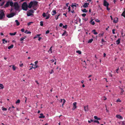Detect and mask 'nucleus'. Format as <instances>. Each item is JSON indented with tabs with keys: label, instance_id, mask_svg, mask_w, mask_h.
<instances>
[{
	"label": "nucleus",
	"instance_id": "obj_1",
	"mask_svg": "<svg viewBox=\"0 0 125 125\" xmlns=\"http://www.w3.org/2000/svg\"><path fill=\"white\" fill-rule=\"evenodd\" d=\"M28 7V5L26 2H24L22 3V10H23L25 11L27 10Z\"/></svg>",
	"mask_w": 125,
	"mask_h": 125
},
{
	"label": "nucleus",
	"instance_id": "obj_2",
	"mask_svg": "<svg viewBox=\"0 0 125 125\" xmlns=\"http://www.w3.org/2000/svg\"><path fill=\"white\" fill-rule=\"evenodd\" d=\"M4 12L2 10L0 11V20H1L4 18L5 17V14Z\"/></svg>",
	"mask_w": 125,
	"mask_h": 125
},
{
	"label": "nucleus",
	"instance_id": "obj_3",
	"mask_svg": "<svg viewBox=\"0 0 125 125\" xmlns=\"http://www.w3.org/2000/svg\"><path fill=\"white\" fill-rule=\"evenodd\" d=\"M14 6L15 10H18L19 8L18 3L17 2H15L14 4Z\"/></svg>",
	"mask_w": 125,
	"mask_h": 125
},
{
	"label": "nucleus",
	"instance_id": "obj_4",
	"mask_svg": "<svg viewBox=\"0 0 125 125\" xmlns=\"http://www.w3.org/2000/svg\"><path fill=\"white\" fill-rule=\"evenodd\" d=\"M15 15L14 13H12L10 14H8L7 15V17L8 18H10L13 17Z\"/></svg>",
	"mask_w": 125,
	"mask_h": 125
},
{
	"label": "nucleus",
	"instance_id": "obj_5",
	"mask_svg": "<svg viewBox=\"0 0 125 125\" xmlns=\"http://www.w3.org/2000/svg\"><path fill=\"white\" fill-rule=\"evenodd\" d=\"M103 5L105 7L108 6L109 4L106 0H104Z\"/></svg>",
	"mask_w": 125,
	"mask_h": 125
},
{
	"label": "nucleus",
	"instance_id": "obj_6",
	"mask_svg": "<svg viewBox=\"0 0 125 125\" xmlns=\"http://www.w3.org/2000/svg\"><path fill=\"white\" fill-rule=\"evenodd\" d=\"M38 61H36L34 62L35 65H34V67L33 68L35 69H36L39 66L37 65V64L38 62Z\"/></svg>",
	"mask_w": 125,
	"mask_h": 125
},
{
	"label": "nucleus",
	"instance_id": "obj_7",
	"mask_svg": "<svg viewBox=\"0 0 125 125\" xmlns=\"http://www.w3.org/2000/svg\"><path fill=\"white\" fill-rule=\"evenodd\" d=\"M77 103L76 102H74L73 103V107L72 108V110H74L77 108L76 106Z\"/></svg>",
	"mask_w": 125,
	"mask_h": 125
},
{
	"label": "nucleus",
	"instance_id": "obj_8",
	"mask_svg": "<svg viewBox=\"0 0 125 125\" xmlns=\"http://www.w3.org/2000/svg\"><path fill=\"white\" fill-rule=\"evenodd\" d=\"M89 5V3L87 2L85 3L83 7L84 8H87L88 7V5Z\"/></svg>",
	"mask_w": 125,
	"mask_h": 125
},
{
	"label": "nucleus",
	"instance_id": "obj_9",
	"mask_svg": "<svg viewBox=\"0 0 125 125\" xmlns=\"http://www.w3.org/2000/svg\"><path fill=\"white\" fill-rule=\"evenodd\" d=\"M33 4V2L32 1H31L29 3L28 7L29 8H30L32 7V5Z\"/></svg>",
	"mask_w": 125,
	"mask_h": 125
},
{
	"label": "nucleus",
	"instance_id": "obj_10",
	"mask_svg": "<svg viewBox=\"0 0 125 125\" xmlns=\"http://www.w3.org/2000/svg\"><path fill=\"white\" fill-rule=\"evenodd\" d=\"M84 110L85 111H88V105H87L86 106H84Z\"/></svg>",
	"mask_w": 125,
	"mask_h": 125
},
{
	"label": "nucleus",
	"instance_id": "obj_11",
	"mask_svg": "<svg viewBox=\"0 0 125 125\" xmlns=\"http://www.w3.org/2000/svg\"><path fill=\"white\" fill-rule=\"evenodd\" d=\"M93 19H91L90 21H89V23L91 24L94 25L95 24V23L94 21H93Z\"/></svg>",
	"mask_w": 125,
	"mask_h": 125
},
{
	"label": "nucleus",
	"instance_id": "obj_12",
	"mask_svg": "<svg viewBox=\"0 0 125 125\" xmlns=\"http://www.w3.org/2000/svg\"><path fill=\"white\" fill-rule=\"evenodd\" d=\"M40 116H39V118H45V116H44L43 115V114L42 113H41L40 114Z\"/></svg>",
	"mask_w": 125,
	"mask_h": 125
},
{
	"label": "nucleus",
	"instance_id": "obj_13",
	"mask_svg": "<svg viewBox=\"0 0 125 125\" xmlns=\"http://www.w3.org/2000/svg\"><path fill=\"white\" fill-rule=\"evenodd\" d=\"M116 117L118 118L122 119L123 118V117L119 115H116Z\"/></svg>",
	"mask_w": 125,
	"mask_h": 125
},
{
	"label": "nucleus",
	"instance_id": "obj_14",
	"mask_svg": "<svg viewBox=\"0 0 125 125\" xmlns=\"http://www.w3.org/2000/svg\"><path fill=\"white\" fill-rule=\"evenodd\" d=\"M51 13L52 15L53 16L56 13V12L55 10H53Z\"/></svg>",
	"mask_w": 125,
	"mask_h": 125
},
{
	"label": "nucleus",
	"instance_id": "obj_15",
	"mask_svg": "<svg viewBox=\"0 0 125 125\" xmlns=\"http://www.w3.org/2000/svg\"><path fill=\"white\" fill-rule=\"evenodd\" d=\"M120 39L119 38L116 41V44L117 45H118V44H119L120 43Z\"/></svg>",
	"mask_w": 125,
	"mask_h": 125
},
{
	"label": "nucleus",
	"instance_id": "obj_16",
	"mask_svg": "<svg viewBox=\"0 0 125 125\" xmlns=\"http://www.w3.org/2000/svg\"><path fill=\"white\" fill-rule=\"evenodd\" d=\"M41 35V34H38L36 35L34 37L33 39H35L37 38H38Z\"/></svg>",
	"mask_w": 125,
	"mask_h": 125
},
{
	"label": "nucleus",
	"instance_id": "obj_17",
	"mask_svg": "<svg viewBox=\"0 0 125 125\" xmlns=\"http://www.w3.org/2000/svg\"><path fill=\"white\" fill-rule=\"evenodd\" d=\"M15 22L16 23V24L17 26H19L20 24V22H19L17 20H15Z\"/></svg>",
	"mask_w": 125,
	"mask_h": 125
},
{
	"label": "nucleus",
	"instance_id": "obj_18",
	"mask_svg": "<svg viewBox=\"0 0 125 125\" xmlns=\"http://www.w3.org/2000/svg\"><path fill=\"white\" fill-rule=\"evenodd\" d=\"M68 34H67V32L66 31H64V32L62 34V36H64L65 35H67Z\"/></svg>",
	"mask_w": 125,
	"mask_h": 125
},
{
	"label": "nucleus",
	"instance_id": "obj_19",
	"mask_svg": "<svg viewBox=\"0 0 125 125\" xmlns=\"http://www.w3.org/2000/svg\"><path fill=\"white\" fill-rule=\"evenodd\" d=\"M26 38V36H24L23 37H22L20 39V41H21L23 40L24 39H25Z\"/></svg>",
	"mask_w": 125,
	"mask_h": 125
},
{
	"label": "nucleus",
	"instance_id": "obj_20",
	"mask_svg": "<svg viewBox=\"0 0 125 125\" xmlns=\"http://www.w3.org/2000/svg\"><path fill=\"white\" fill-rule=\"evenodd\" d=\"M62 100L63 101V103L62 105V106H63V104L65 103V101H66L64 99H61V102H62Z\"/></svg>",
	"mask_w": 125,
	"mask_h": 125
},
{
	"label": "nucleus",
	"instance_id": "obj_21",
	"mask_svg": "<svg viewBox=\"0 0 125 125\" xmlns=\"http://www.w3.org/2000/svg\"><path fill=\"white\" fill-rule=\"evenodd\" d=\"M16 33L17 32H16L13 33H10L9 34L11 36H13L15 35L16 34Z\"/></svg>",
	"mask_w": 125,
	"mask_h": 125
},
{
	"label": "nucleus",
	"instance_id": "obj_22",
	"mask_svg": "<svg viewBox=\"0 0 125 125\" xmlns=\"http://www.w3.org/2000/svg\"><path fill=\"white\" fill-rule=\"evenodd\" d=\"M24 32L25 33H26L27 34H31V32H30L29 31H28L27 30H25V31Z\"/></svg>",
	"mask_w": 125,
	"mask_h": 125
},
{
	"label": "nucleus",
	"instance_id": "obj_23",
	"mask_svg": "<svg viewBox=\"0 0 125 125\" xmlns=\"http://www.w3.org/2000/svg\"><path fill=\"white\" fill-rule=\"evenodd\" d=\"M94 118L95 119L97 120H99L101 119L100 118L98 117H97L96 116H94Z\"/></svg>",
	"mask_w": 125,
	"mask_h": 125
},
{
	"label": "nucleus",
	"instance_id": "obj_24",
	"mask_svg": "<svg viewBox=\"0 0 125 125\" xmlns=\"http://www.w3.org/2000/svg\"><path fill=\"white\" fill-rule=\"evenodd\" d=\"M92 32H94V34L95 35H96L98 34V33L97 32L95 31V30H92Z\"/></svg>",
	"mask_w": 125,
	"mask_h": 125
},
{
	"label": "nucleus",
	"instance_id": "obj_25",
	"mask_svg": "<svg viewBox=\"0 0 125 125\" xmlns=\"http://www.w3.org/2000/svg\"><path fill=\"white\" fill-rule=\"evenodd\" d=\"M32 15V14H31L28 11L27 12V15L28 16H31Z\"/></svg>",
	"mask_w": 125,
	"mask_h": 125
},
{
	"label": "nucleus",
	"instance_id": "obj_26",
	"mask_svg": "<svg viewBox=\"0 0 125 125\" xmlns=\"http://www.w3.org/2000/svg\"><path fill=\"white\" fill-rule=\"evenodd\" d=\"M9 5V1L7 2L5 4V6L6 7H8Z\"/></svg>",
	"mask_w": 125,
	"mask_h": 125
},
{
	"label": "nucleus",
	"instance_id": "obj_27",
	"mask_svg": "<svg viewBox=\"0 0 125 125\" xmlns=\"http://www.w3.org/2000/svg\"><path fill=\"white\" fill-rule=\"evenodd\" d=\"M13 47V44H12L11 45L9 46L8 47V49H10L12 48Z\"/></svg>",
	"mask_w": 125,
	"mask_h": 125
},
{
	"label": "nucleus",
	"instance_id": "obj_28",
	"mask_svg": "<svg viewBox=\"0 0 125 125\" xmlns=\"http://www.w3.org/2000/svg\"><path fill=\"white\" fill-rule=\"evenodd\" d=\"M4 87L2 84H0V89H2L4 88Z\"/></svg>",
	"mask_w": 125,
	"mask_h": 125
},
{
	"label": "nucleus",
	"instance_id": "obj_29",
	"mask_svg": "<svg viewBox=\"0 0 125 125\" xmlns=\"http://www.w3.org/2000/svg\"><path fill=\"white\" fill-rule=\"evenodd\" d=\"M82 10L83 12L86 13L87 12V10L85 9H84L83 10Z\"/></svg>",
	"mask_w": 125,
	"mask_h": 125
},
{
	"label": "nucleus",
	"instance_id": "obj_30",
	"mask_svg": "<svg viewBox=\"0 0 125 125\" xmlns=\"http://www.w3.org/2000/svg\"><path fill=\"white\" fill-rule=\"evenodd\" d=\"M52 46H51V47L50 48L49 50L48 51V52H51V53H52Z\"/></svg>",
	"mask_w": 125,
	"mask_h": 125
},
{
	"label": "nucleus",
	"instance_id": "obj_31",
	"mask_svg": "<svg viewBox=\"0 0 125 125\" xmlns=\"http://www.w3.org/2000/svg\"><path fill=\"white\" fill-rule=\"evenodd\" d=\"M2 41L3 43H5L4 42H5V43H7V40H6L5 39H3Z\"/></svg>",
	"mask_w": 125,
	"mask_h": 125
},
{
	"label": "nucleus",
	"instance_id": "obj_32",
	"mask_svg": "<svg viewBox=\"0 0 125 125\" xmlns=\"http://www.w3.org/2000/svg\"><path fill=\"white\" fill-rule=\"evenodd\" d=\"M28 12L31 14H32L34 13V11L32 10H30Z\"/></svg>",
	"mask_w": 125,
	"mask_h": 125
},
{
	"label": "nucleus",
	"instance_id": "obj_33",
	"mask_svg": "<svg viewBox=\"0 0 125 125\" xmlns=\"http://www.w3.org/2000/svg\"><path fill=\"white\" fill-rule=\"evenodd\" d=\"M60 15V14H59L58 15H56L55 16V18L56 20L58 19V18L59 16Z\"/></svg>",
	"mask_w": 125,
	"mask_h": 125
},
{
	"label": "nucleus",
	"instance_id": "obj_34",
	"mask_svg": "<svg viewBox=\"0 0 125 125\" xmlns=\"http://www.w3.org/2000/svg\"><path fill=\"white\" fill-rule=\"evenodd\" d=\"M9 2V4L11 6H12L13 5V2Z\"/></svg>",
	"mask_w": 125,
	"mask_h": 125
},
{
	"label": "nucleus",
	"instance_id": "obj_35",
	"mask_svg": "<svg viewBox=\"0 0 125 125\" xmlns=\"http://www.w3.org/2000/svg\"><path fill=\"white\" fill-rule=\"evenodd\" d=\"M76 52V53H78L79 54H81V52L80 50L77 51Z\"/></svg>",
	"mask_w": 125,
	"mask_h": 125
},
{
	"label": "nucleus",
	"instance_id": "obj_36",
	"mask_svg": "<svg viewBox=\"0 0 125 125\" xmlns=\"http://www.w3.org/2000/svg\"><path fill=\"white\" fill-rule=\"evenodd\" d=\"M93 41V39H90L88 40V43H91Z\"/></svg>",
	"mask_w": 125,
	"mask_h": 125
},
{
	"label": "nucleus",
	"instance_id": "obj_37",
	"mask_svg": "<svg viewBox=\"0 0 125 125\" xmlns=\"http://www.w3.org/2000/svg\"><path fill=\"white\" fill-rule=\"evenodd\" d=\"M118 22V18H117L116 19H114L113 21L114 23H116Z\"/></svg>",
	"mask_w": 125,
	"mask_h": 125
},
{
	"label": "nucleus",
	"instance_id": "obj_38",
	"mask_svg": "<svg viewBox=\"0 0 125 125\" xmlns=\"http://www.w3.org/2000/svg\"><path fill=\"white\" fill-rule=\"evenodd\" d=\"M50 14H49L48 15L46 16V19H48L50 17Z\"/></svg>",
	"mask_w": 125,
	"mask_h": 125
},
{
	"label": "nucleus",
	"instance_id": "obj_39",
	"mask_svg": "<svg viewBox=\"0 0 125 125\" xmlns=\"http://www.w3.org/2000/svg\"><path fill=\"white\" fill-rule=\"evenodd\" d=\"M2 110L4 111H6L7 110V109L6 108L4 107H2Z\"/></svg>",
	"mask_w": 125,
	"mask_h": 125
},
{
	"label": "nucleus",
	"instance_id": "obj_40",
	"mask_svg": "<svg viewBox=\"0 0 125 125\" xmlns=\"http://www.w3.org/2000/svg\"><path fill=\"white\" fill-rule=\"evenodd\" d=\"M104 34V33H102L99 34H98V36L99 37L102 36H103Z\"/></svg>",
	"mask_w": 125,
	"mask_h": 125
},
{
	"label": "nucleus",
	"instance_id": "obj_41",
	"mask_svg": "<svg viewBox=\"0 0 125 125\" xmlns=\"http://www.w3.org/2000/svg\"><path fill=\"white\" fill-rule=\"evenodd\" d=\"M116 102H121V100H120V99H119L118 98L116 100Z\"/></svg>",
	"mask_w": 125,
	"mask_h": 125
},
{
	"label": "nucleus",
	"instance_id": "obj_42",
	"mask_svg": "<svg viewBox=\"0 0 125 125\" xmlns=\"http://www.w3.org/2000/svg\"><path fill=\"white\" fill-rule=\"evenodd\" d=\"M63 28H65V29H66L67 28V25H63Z\"/></svg>",
	"mask_w": 125,
	"mask_h": 125
},
{
	"label": "nucleus",
	"instance_id": "obj_43",
	"mask_svg": "<svg viewBox=\"0 0 125 125\" xmlns=\"http://www.w3.org/2000/svg\"><path fill=\"white\" fill-rule=\"evenodd\" d=\"M20 100L19 99L16 102V104L19 103H20Z\"/></svg>",
	"mask_w": 125,
	"mask_h": 125
},
{
	"label": "nucleus",
	"instance_id": "obj_44",
	"mask_svg": "<svg viewBox=\"0 0 125 125\" xmlns=\"http://www.w3.org/2000/svg\"><path fill=\"white\" fill-rule=\"evenodd\" d=\"M94 123H97L98 124H99V121H98V120H94Z\"/></svg>",
	"mask_w": 125,
	"mask_h": 125
},
{
	"label": "nucleus",
	"instance_id": "obj_45",
	"mask_svg": "<svg viewBox=\"0 0 125 125\" xmlns=\"http://www.w3.org/2000/svg\"><path fill=\"white\" fill-rule=\"evenodd\" d=\"M13 70V71H14L15 70V69H16V68L15 67L14 65H13L12 66V68Z\"/></svg>",
	"mask_w": 125,
	"mask_h": 125
},
{
	"label": "nucleus",
	"instance_id": "obj_46",
	"mask_svg": "<svg viewBox=\"0 0 125 125\" xmlns=\"http://www.w3.org/2000/svg\"><path fill=\"white\" fill-rule=\"evenodd\" d=\"M54 71L53 69H52L51 70V71L50 72H49V73L50 74H51L52 73H54Z\"/></svg>",
	"mask_w": 125,
	"mask_h": 125
},
{
	"label": "nucleus",
	"instance_id": "obj_47",
	"mask_svg": "<svg viewBox=\"0 0 125 125\" xmlns=\"http://www.w3.org/2000/svg\"><path fill=\"white\" fill-rule=\"evenodd\" d=\"M38 2L37 1H34V2H33V4H34V5H35L37 4Z\"/></svg>",
	"mask_w": 125,
	"mask_h": 125
},
{
	"label": "nucleus",
	"instance_id": "obj_48",
	"mask_svg": "<svg viewBox=\"0 0 125 125\" xmlns=\"http://www.w3.org/2000/svg\"><path fill=\"white\" fill-rule=\"evenodd\" d=\"M121 95H122L123 94V92H124V90L122 88H121Z\"/></svg>",
	"mask_w": 125,
	"mask_h": 125
},
{
	"label": "nucleus",
	"instance_id": "obj_49",
	"mask_svg": "<svg viewBox=\"0 0 125 125\" xmlns=\"http://www.w3.org/2000/svg\"><path fill=\"white\" fill-rule=\"evenodd\" d=\"M40 25L41 26H42L43 25V22L42 21H41L40 22Z\"/></svg>",
	"mask_w": 125,
	"mask_h": 125
},
{
	"label": "nucleus",
	"instance_id": "obj_50",
	"mask_svg": "<svg viewBox=\"0 0 125 125\" xmlns=\"http://www.w3.org/2000/svg\"><path fill=\"white\" fill-rule=\"evenodd\" d=\"M122 15L125 17V12H123L122 13Z\"/></svg>",
	"mask_w": 125,
	"mask_h": 125
},
{
	"label": "nucleus",
	"instance_id": "obj_51",
	"mask_svg": "<svg viewBox=\"0 0 125 125\" xmlns=\"http://www.w3.org/2000/svg\"><path fill=\"white\" fill-rule=\"evenodd\" d=\"M33 23V22H29L28 23L27 25H28L29 26L31 24V23Z\"/></svg>",
	"mask_w": 125,
	"mask_h": 125
},
{
	"label": "nucleus",
	"instance_id": "obj_52",
	"mask_svg": "<svg viewBox=\"0 0 125 125\" xmlns=\"http://www.w3.org/2000/svg\"><path fill=\"white\" fill-rule=\"evenodd\" d=\"M115 29H113L112 30V32L113 34H115Z\"/></svg>",
	"mask_w": 125,
	"mask_h": 125
},
{
	"label": "nucleus",
	"instance_id": "obj_53",
	"mask_svg": "<svg viewBox=\"0 0 125 125\" xmlns=\"http://www.w3.org/2000/svg\"><path fill=\"white\" fill-rule=\"evenodd\" d=\"M42 15L43 16V17H45V16H46V15L45 13H43L42 14Z\"/></svg>",
	"mask_w": 125,
	"mask_h": 125
},
{
	"label": "nucleus",
	"instance_id": "obj_54",
	"mask_svg": "<svg viewBox=\"0 0 125 125\" xmlns=\"http://www.w3.org/2000/svg\"><path fill=\"white\" fill-rule=\"evenodd\" d=\"M95 21L96 22H100V21L98 19H96L95 20Z\"/></svg>",
	"mask_w": 125,
	"mask_h": 125
},
{
	"label": "nucleus",
	"instance_id": "obj_55",
	"mask_svg": "<svg viewBox=\"0 0 125 125\" xmlns=\"http://www.w3.org/2000/svg\"><path fill=\"white\" fill-rule=\"evenodd\" d=\"M119 67L117 69H116V73H119V72L118 71V70H119Z\"/></svg>",
	"mask_w": 125,
	"mask_h": 125
},
{
	"label": "nucleus",
	"instance_id": "obj_56",
	"mask_svg": "<svg viewBox=\"0 0 125 125\" xmlns=\"http://www.w3.org/2000/svg\"><path fill=\"white\" fill-rule=\"evenodd\" d=\"M86 14L85 13H83L82 14V16L84 17L86 16Z\"/></svg>",
	"mask_w": 125,
	"mask_h": 125
},
{
	"label": "nucleus",
	"instance_id": "obj_57",
	"mask_svg": "<svg viewBox=\"0 0 125 125\" xmlns=\"http://www.w3.org/2000/svg\"><path fill=\"white\" fill-rule=\"evenodd\" d=\"M68 9V12H69L71 11V8L70 6L69 7Z\"/></svg>",
	"mask_w": 125,
	"mask_h": 125
},
{
	"label": "nucleus",
	"instance_id": "obj_58",
	"mask_svg": "<svg viewBox=\"0 0 125 125\" xmlns=\"http://www.w3.org/2000/svg\"><path fill=\"white\" fill-rule=\"evenodd\" d=\"M105 106L106 108V112H109V111L107 109V107H106V105H105Z\"/></svg>",
	"mask_w": 125,
	"mask_h": 125
},
{
	"label": "nucleus",
	"instance_id": "obj_59",
	"mask_svg": "<svg viewBox=\"0 0 125 125\" xmlns=\"http://www.w3.org/2000/svg\"><path fill=\"white\" fill-rule=\"evenodd\" d=\"M63 25V24L62 23H61L60 24L59 26L60 27H62V26Z\"/></svg>",
	"mask_w": 125,
	"mask_h": 125
},
{
	"label": "nucleus",
	"instance_id": "obj_60",
	"mask_svg": "<svg viewBox=\"0 0 125 125\" xmlns=\"http://www.w3.org/2000/svg\"><path fill=\"white\" fill-rule=\"evenodd\" d=\"M71 6L73 8V6H74L75 7H76V5H75V4L74 5H73V4H72V5Z\"/></svg>",
	"mask_w": 125,
	"mask_h": 125
},
{
	"label": "nucleus",
	"instance_id": "obj_61",
	"mask_svg": "<svg viewBox=\"0 0 125 125\" xmlns=\"http://www.w3.org/2000/svg\"><path fill=\"white\" fill-rule=\"evenodd\" d=\"M21 31L22 32H24V28H22V29H21Z\"/></svg>",
	"mask_w": 125,
	"mask_h": 125
},
{
	"label": "nucleus",
	"instance_id": "obj_62",
	"mask_svg": "<svg viewBox=\"0 0 125 125\" xmlns=\"http://www.w3.org/2000/svg\"><path fill=\"white\" fill-rule=\"evenodd\" d=\"M49 31L48 30H47L46 32V34H47L49 32Z\"/></svg>",
	"mask_w": 125,
	"mask_h": 125
},
{
	"label": "nucleus",
	"instance_id": "obj_63",
	"mask_svg": "<svg viewBox=\"0 0 125 125\" xmlns=\"http://www.w3.org/2000/svg\"><path fill=\"white\" fill-rule=\"evenodd\" d=\"M19 66L20 67H22V66H23V64L22 63L21 64H19Z\"/></svg>",
	"mask_w": 125,
	"mask_h": 125
},
{
	"label": "nucleus",
	"instance_id": "obj_64",
	"mask_svg": "<svg viewBox=\"0 0 125 125\" xmlns=\"http://www.w3.org/2000/svg\"><path fill=\"white\" fill-rule=\"evenodd\" d=\"M109 76H110L111 77H112L113 75L111 73H110L109 74Z\"/></svg>",
	"mask_w": 125,
	"mask_h": 125
}]
</instances>
